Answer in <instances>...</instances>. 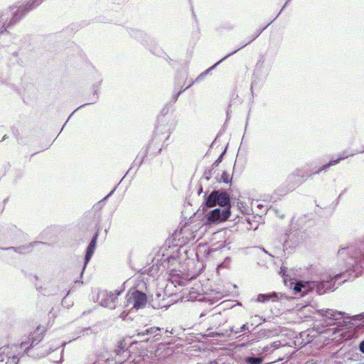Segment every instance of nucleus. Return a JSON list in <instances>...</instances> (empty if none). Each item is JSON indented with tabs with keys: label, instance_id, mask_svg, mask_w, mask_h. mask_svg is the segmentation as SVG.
<instances>
[{
	"label": "nucleus",
	"instance_id": "obj_15",
	"mask_svg": "<svg viewBox=\"0 0 364 364\" xmlns=\"http://www.w3.org/2000/svg\"><path fill=\"white\" fill-rule=\"evenodd\" d=\"M360 350L364 353V341H362L360 344Z\"/></svg>",
	"mask_w": 364,
	"mask_h": 364
},
{
	"label": "nucleus",
	"instance_id": "obj_9",
	"mask_svg": "<svg viewBox=\"0 0 364 364\" xmlns=\"http://www.w3.org/2000/svg\"><path fill=\"white\" fill-rule=\"evenodd\" d=\"M353 155H354V153L347 154L346 152H343L336 159L331 160L328 164H326L325 165L322 166V167H321L316 173H319L322 171H326L328 167L336 165V164H338L340 161H341L342 160H344V159L348 158L349 156H352Z\"/></svg>",
	"mask_w": 364,
	"mask_h": 364
},
{
	"label": "nucleus",
	"instance_id": "obj_14",
	"mask_svg": "<svg viewBox=\"0 0 364 364\" xmlns=\"http://www.w3.org/2000/svg\"><path fill=\"white\" fill-rule=\"evenodd\" d=\"M155 331H154V328H151L149 329H146L145 332L141 333L142 335L148 334V333H153Z\"/></svg>",
	"mask_w": 364,
	"mask_h": 364
},
{
	"label": "nucleus",
	"instance_id": "obj_1",
	"mask_svg": "<svg viewBox=\"0 0 364 364\" xmlns=\"http://www.w3.org/2000/svg\"><path fill=\"white\" fill-rule=\"evenodd\" d=\"M122 293V291L118 290H102L99 291L97 299L101 306L109 309H114L118 300V296Z\"/></svg>",
	"mask_w": 364,
	"mask_h": 364
},
{
	"label": "nucleus",
	"instance_id": "obj_2",
	"mask_svg": "<svg viewBox=\"0 0 364 364\" xmlns=\"http://www.w3.org/2000/svg\"><path fill=\"white\" fill-rule=\"evenodd\" d=\"M219 205L222 207H230V197L226 192L219 191H213L206 200V205L212 208Z\"/></svg>",
	"mask_w": 364,
	"mask_h": 364
},
{
	"label": "nucleus",
	"instance_id": "obj_8",
	"mask_svg": "<svg viewBox=\"0 0 364 364\" xmlns=\"http://www.w3.org/2000/svg\"><path fill=\"white\" fill-rule=\"evenodd\" d=\"M44 333V328L38 326L31 335V346L37 345L43 338Z\"/></svg>",
	"mask_w": 364,
	"mask_h": 364
},
{
	"label": "nucleus",
	"instance_id": "obj_16",
	"mask_svg": "<svg viewBox=\"0 0 364 364\" xmlns=\"http://www.w3.org/2000/svg\"><path fill=\"white\" fill-rule=\"evenodd\" d=\"M16 359H17V357H16V356H15V355H14V356L12 357V358H11V360H11V361H12V363H14V364H17V362L16 361Z\"/></svg>",
	"mask_w": 364,
	"mask_h": 364
},
{
	"label": "nucleus",
	"instance_id": "obj_5",
	"mask_svg": "<svg viewBox=\"0 0 364 364\" xmlns=\"http://www.w3.org/2000/svg\"><path fill=\"white\" fill-rule=\"evenodd\" d=\"M230 215V207L221 210L215 208L210 211L208 215V220L209 223H219L225 221Z\"/></svg>",
	"mask_w": 364,
	"mask_h": 364
},
{
	"label": "nucleus",
	"instance_id": "obj_7",
	"mask_svg": "<svg viewBox=\"0 0 364 364\" xmlns=\"http://www.w3.org/2000/svg\"><path fill=\"white\" fill-rule=\"evenodd\" d=\"M311 282L299 281L297 282L294 287L295 293L301 294V296H304L312 289Z\"/></svg>",
	"mask_w": 364,
	"mask_h": 364
},
{
	"label": "nucleus",
	"instance_id": "obj_3",
	"mask_svg": "<svg viewBox=\"0 0 364 364\" xmlns=\"http://www.w3.org/2000/svg\"><path fill=\"white\" fill-rule=\"evenodd\" d=\"M146 303V294L139 290H134L127 295V306L132 305V308L140 309L145 307Z\"/></svg>",
	"mask_w": 364,
	"mask_h": 364
},
{
	"label": "nucleus",
	"instance_id": "obj_4",
	"mask_svg": "<svg viewBox=\"0 0 364 364\" xmlns=\"http://www.w3.org/2000/svg\"><path fill=\"white\" fill-rule=\"evenodd\" d=\"M43 1V0H29L25 4L21 6L17 12L13 16L11 20V23L8 26L18 22L26 13L33 10Z\"/></svg>",
	"mask_w": 364,
	"mask_h": 364
},
{
	"label": "nucleus",
	"instance_id": "obj_10",
	"mask_svg": "<svg viewBox=\"0 0 364 364\" xmlns=\"http://www.w3.org/2000/svg\"><path fill=\"white\" fill-rule=\"evenodd\" d=\"M97 235H95V237L91 240V242H90V244L87 248L86 255H85V265L88 263V262L90 261V258L92 257V256L95 252L96 243H97Z\"/></svg>",
	"mask_w": 364,
	"mask_h": 364
},
{
	"label": "nucleus",
	"instance_id": "obj_6",
	"mask_svg": "<svg viewBox=\"0 0 364 364\" xmlns=\"http://www.w3.org/2000/svg\"><path fill=\"white\" fill-rule=\"evenodd\" d=\"M319 315L326 318L324 320L327 325H333L335 323V321L341 319L343 314L340 311H334L333 309H321L318 311Z\"/></svg>",
	"mask_w": 364,
	"mask_h": 364
},
{
	"label": "nucleus",
	"instance_id": "obj_13",
	"mask_svg": "<svg viewBox=\"0 0 364 364\" xmlns=\"http://www.w3.org/2000/svg\"><path fill=\"white\" fill-rule=\"evenodd\" d=\"M245 360L250 364H261L262 363V359L261 358L247 357Z\"/></svg>",
	"mask_w": 364,
	"mask_h": 364
},
{
	"label": "nucleus",
	"instance_id": "obj_11",
	"mask_svg": "<svg viewBox=\"0 0 364 364\" xmlns=\"http://www.w3.org/2000/svg\"><path fill=\"white\" fill-rule=\"evenodd\" d=\"M276 301L277 300V295L276 293L272 294H260L257 296V301L259 302H266L269 300Z\"/></svg>",
	"mask_w": 364,
	"mask_h": 364
},
{
	"label": "nucleus",
	"instance_id": "obj_12",
	"mask_svg": "<svg viewBox=\"0 0 364 364\" xmlns=\"http://www.w3.org/2000/svg\"><path fill=\"white\" fill-rule=\"evenodd\" d=\"M231 180L232 177L230 176V175L228 172L223 171L218 181L220 183H224L228 184L231 182Z\"/></svg>",
	"mask_w": 364,
	"mask_h": 364
}]
</instances>
